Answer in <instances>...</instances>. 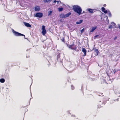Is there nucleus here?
Returning <instances> with one entry per match:
<instances>
[{
	"mask_svg": "<svg viewBox=\"0 0 120 120\" xmlns=\"http://www.w3.org/2000/svg\"><path fill=\"white\" fill-rule=\"evenodd\" d=\"M60 54H58L57 56V61H58V59H60Z\"/></svg>",
	"mask_w": 120,
	"mask_h": 120,
	"instance_id": "16",
	"label": "nucleus"
},
{
	"mask_svg": "<svg viewBox=\"0 0 120 120\" xmlns=\"http://www.w3.org/2000/svg\"><path fill=\"white\" fill-rule=\"evenodd\" d=\"M5 81V79H4L2 78L0 79V82L1 83H4Z\"/></svg>",
	"mask_w": 120,
	"mask_h": 120,
	"instance_id": "15",
	"label": "nucleus"
},
{
	"mask_svg": "<svg viewBox=\"0 0 120 120\" xmlns=\"http://www.w3.org/2000/svg\"><path fill=\"white\" fill-rule=\"evenodd\" d=\"M119 29H120V26H119Z\"/></svg>",
	"mask_w": 120,
	"mask_h": 120,
	"instance_id": "33",
	"label": "nucleus"
},
{
	"mask_svg": "<svg viewBox=\"0 0 120 120\" xmlns=\"http://www.w3.org/2000/svg\"><path fill=\"white\" fill-rule=\"evenodd\" d=\"M58 10L59 11H61L63 10V8H58Z\"/></svg>",
	"mask_w": 120,
	"mask_h": 120,
	"instance_id": "19",
	"label": "nucleus"
},
{
	"mask_svg": "<svg viewBox=\"0 0 120 120\" xmlns=\"http://www.w3.org/2000/svg\"><path fill=\"white\" fill-rule=\"evenodd\" d=\"M24 24L25 25L26 27H31V25H30V24L29 23L26 22H24Z\"/></svg>",
	"mask_w": 120,
	"mask_h": 120,
	"instance_id": "8",
	"label": "nucleus"
},
{
	"mask_svg": "<svg viewBox=\"0 0 120 120\" xmlns=\"http://www.w3.org/2000/svg\"><path fill=\"white\" fill-rule=\"evenodd\" d=\"M97 28V26H95L94 27H92L91 30L90 31V32H93L96 28Z\"/></svg>",
	"mask_w": 120,
	"mask_h": 120,
	"instance_id": "11",
	"label": "nucleus"
},
{
	"mask_svg": "<svg viewBox=\"0 0 120 120\" xmlns=\"http://www.w3.org/2000/svg\"><path fill=\"white\" fill-rule=\"evenodd\" d=\"M52 13V11H49V15H51Z\"/></svg>",
	"mask_w": 120,
	"mask_h": 120,
	"instance_id": "24",
	"label": "nucleus"
},
{
	"mask_svg": "<svg viewBox=\"0 0 120 120\" xmlns=\"http://www.w3.org/2000/svg\"><path fill=\"white\" fill-rule=\"evenodd\" d=\"M62 41L64 42H65L64 38L63 39H61Z\"/></svg>",
	"mask_w": 120,
	"mask_h": 120,
	"instance_id": "26",
	"label": "nucleus"
},
{
	"mask_svg": "<svg viewBox=\"0 0 120 120\" xmlns=\"http://www.w3.org/2000/svg\"><path fill=\"white\" fill-rule=\"evenodd\" d=\"M117 38V37H116L114 38V40H115Z\"/></svg>",
	"mask_w": 120,
	"mask_h": 120,
	"instance_id": "31",
	"label": "nucleus"
},
{
	"mask_svg": "<svg viewBox=\"0 0 120 120\" xmlns=\"http://www.w3.org/2000/svg\"><path fill=\"white\" fill-rule=\"evenodd\" d=\"M114 101H115V100H114Z\"/></svg>",
	"mask_w": 120,
	"mask_h": 120,
	"instance_id": "35",
	"label": "nucleus"
},
{
	"mask_svg": "<svg viewBox=\"0 0 120 120\" xmlns=\"http://www.w3.org/2000/svg\"><path fill=\"white\" fill-rule=\"evenodd\" d=\"M99 52L98 51V49H95L94 52H93L92 54L91 57L93 58L95 56H96L98 55Z\"/></svg>",
	"mask_w": 120,
	"mask_h": 120,
	"instance_id": "3",
	"label": "nucleus"
},
{
	"mask_svg": "<svg viewBox=\"0 0 120 120\" xmlns=\"http://www.w3.org/2000/svg\"><path fill=\"white\" fill-rule=\"evenodd\" d=\"M106 6V4H104L103 5V6L104 7H105Z\"/></svg>",
	"mask_w": 120,
	"mask_h": 120,
	"instance_id": "30",
	"label": "nucleus"
},
{
	"mask_svg": "<svg viewBox=\"0 0 120 120\" xmlns=\"http://www.w3.org/2000/svg\"><path fill=\"white\" fill-rule=\"evenodd\" d=\"M101 10L105 14H106L108 12L106 10L105 8L103 7L101 8Z\"/></svg>",
	"mask_w": 120,
	"mask_h": 120,
	"instance_id": "9",
	"label": "nucleus"
},
{
	"mask_svg": "<svg viewBox=\"0 0 120 120\" xmlns=\"http://www.w3.org/2000/svg\"><path fill=\"white\" fill-rule=\"evenodd\" d=\"M108 14L109 15V17H111L112 16V15H111V12H110V11L109 10L108 11Z\"/></svg>",
	"mask_w": 120,
	"mask_h": 120,
	"instance_id": "17",
	"label": "nucleus"
},
{
	"mask_svg": "<svg viewBox=\"0 0 120 120\" xmlns=\"http://www.w3.org/2000/svg\"><path fill=\"white\" fill-rule=\"evenodd\" d=\"M106 103V100H104V101H103V102H102V104L103 105H105Z\"/></svg>",
	"mask_w": 120,
	"mask_h": 120,
	"instance_id": "21",
	"label": "nucleus"
},
{
	"mask_svg": "<svg viewBox=\"0 0 120 120\" xmlns=\"http://www.w3.org/2000/svg\"><path fill=\"white\" fill-rule=\"evenodd\" d=\"M43 16V13L41 12L37 13L35 15V17L39 18L42 17Z\"/></svg>",
	"mask_w": 120,
	"mask_h": 120,
	"instance_id": "6",
	"label": "nucleus"
},
{
	"mask_svg": "<svg viewBox=\"0 0 120 120\" xmlns=\"http://www.w3.org/2000/svg\"><path fill=\"white\" fill-rule=\"evenodd\" d=\"M88 11L90 13H94L93 11L94 10L90 9V8H89L88 9Z\"/></svg>",
	"mask_w": 120,
	"mask_h": 120,
	"instance_id": "12",
	"label": "nucleus"
},
{
	"mask_svg": "<svg viewBox=\"0 0 120 120\" xmlns=\"http://www.w3.org/2000/svg\"><path fill=\"white\" fill-rule=\"evenodd\" d=\"M83 20H80L79 21L77 22L76 23L77 24H79L81 23L82 22Z\"/></svg>",
	"mask_w": 120,
	"mask_h": 120,
	"instance_id": "14",
	"label": "nucleus"
},
{
	"mask_svg": "<svg viewBox=\"0 0 120 120\" xmlns=\"http://www.w3.org/2000/svg\"><path fill=\"white\" fill-rule=\"evenodd\" d=\"M40 10V8L39 6H36L35 8V10L36 11H39Z\"/></svg>",
	"mask_w": 120,
	"mask_h": 120,
	"instance_id": "10",
	"label": "nucleus"
},
{
	"mask_svg": "<svg viewBox=\"0 0 120 120\" xmlns=\"http://www.w3.org/2000/svg\"><path fill=\"white\" fill-rule=\"evenodd\" d=\"M74 44L73 43L71 45H67V46L68 48L76 50V46L74 47Z\"/></svg>",
	"mask_w": 120,
	"mask_h": 120,
	"instance_id": "5",
	"label": "nucleus"
},
{
	"mask_svg": "<svg viewBox=\"0 0 120 120\" xmlns=\"http://www.w3.org/2000/svg\"><path fill=\"white\" fill-rule=\"evenodd\" d=\"M82 51L84 53V55H83V56H86V50L84 48H82Z\"/></svg>",
	"mask_w": 120,
	"mask_h": 120,
	"instance_id": "7",
	"label": "nucleus"
},
{
	"mask_svg": "<svg viewBox=\"0 0 120 120\" xmlns=\"http://www.w3.org/2000/svg\"><path fill=\"white\" fill-rule=\"evenodd\" d=\"M42 30H45V27L44 26H42Z\"/></svg>",
	"mask_w": 120,
	"mask_h": 120,
	"instance_id": "22",
	"label": "nucleus"
},
{
	"mask_svg": "<svg viewBox=\"0 0 120 120\" xmlns=\"http://www.w3.org/2000/svg\"><path fill=\"white\" fill-rule=\"evenodd\" d=\"M71 12H69L65 14H61L60 15V16L62 18H66L68 17L69 16L71 15Z\"/></svg>",
	"mask_w": 120,
	"mask_h": 120,
	"instance_id": "4",
	"label": "nucleus"
},
{
	"mask_svg": "<svg viewBox=\"0 0 120 120\" xmlns=\"http://www.w3.org/2000/svg\"><path fill=\"white\" fill-rule=\"evenodd\" d=\"M99 36V35H97L94 36V39H96L97 37Z\"/></svg>",
	"mask_w": 120,
	"mask_h": 120,
	"instance_id": "25",
	"label": "nucleus"
},
{
	"mask_svg": "<svg viewBox=\"0 0 120 120\" xmlns=\"http://www.w3.org/2000/svg\"><path fill=\"white\" fill-rule=\"evenodd\" d=\"M56 2H58V1H57L56 0H55L53 2V3L54 2V3H56Z\"/></svg>",
	"mask_w": 120,
	"mask_h": 120,
	"instance_id": "28",
	"label": "nucleus"
},
{
	"mask_svg": "<svg viewBox=\"0 0 120 120\" xmlns=\"http://www.w3.org/2000/svg\"><path fill=\"white\" fill-rule=\"evenodd\" d=\"M49 1H51V0H44V3H46V2H48Z\"/></svg>",
	"mask_w": 120,
	"mask_h": 120,
	"instance_id": "20",
	"label": "nucleus"
},
{
	"mask_svg": "<svg viewBox=\"0 0 120 120\" xmlns=\"http://www.w3.org/2000/svg\"><path fill=\"white\" fill-rule=\"evenodd\" d=\"M113 24H115V23H113Z\"/></svg>",
	"mask_w": 120,
	"mask_h": 120,
	"instance_id": "34",
	"label": "nucleus"
},
{
	"mask_svg": "<svg viewBox=\"0 0 120 120\" xmlns=\"http://www.w3.org/2000/svg\"><path fill=\"white\" fill-rule=\"evenodd\" d=\"M84 28H83L82 29V30H81V33H82L84 31Z\"/></svg>",
	"mask_w": 120,
	"mask_h": 120,
	"instance_id": "27",
	"label": "nucleus"
},
{
	"mask_svg": "<svg viewBox=\"0 0 120 120\" xmlns=\"http://www.w3.org/2000/svg\"><path fill=\"white\" fill-rule=\"evenodd\" d=\"M12 32L14 35L15 36H24L25 39H26L25 38V35L15 31L13 29H12Z\"/></svg>",
	"mask_w": 120,
	"mask_h": 120,
	"instance_id": "2",
	"label": "nucleus"
},
{
	"mask_svg": "<svg viewBox=\"0 0 120 120\" xmlns=\"http://www.w3.org/2000/svg\"><path fill=\"white\" fill-rule=\"evenodd\" d=\"M42 34L44 35L46 33V30H42Z\"/></svg>",
	"mask_w": 120,
	"mask_h": 120,
	"instance_id": "13",
	"label": "nucleus"
},
{
	"mask_svg": "<svg viewBox=\"0 0 120 120\" xmlns=\"http://www.w3.org/2000/svg\"><path fill=\"white\" fill-rule=\"evenodd\" d=\"M73 10L75 12L80 15L82 12V9L78 5H74L73 6Z\"/></svg>",
	"mask_w": 120,
	"mask_h": 120,
	"instance_id": "1",
	"label": "nucleus"
},
{
	"mask_svg": "<svg viewBox=\"0 0 120 120\" xmlns=\"http://www.w3.org/2000/svg\"><path fill=\"white\" fill-rule=\"evenodd\" d=\"M98 95L99 96H102L103 95V93L101 92H99L98 94Z\"/></svg>",
	"mask_w": 120,
	"mask_h": 120,
	"instance_id": "18",
	"label": "nucleus"
},
{
	"mask_svg": "<svg viewBox=\"0 0 120 120\" xmlns=\"http://www.w3.org/2000/svg\"><path fill=\"white\" fill-rule=\"evenodd\" d=\"M116 101H118V99H116Z\"/></svg>",
	"mask_w": 120,
	"mask_h": 120,
	"instance_id": "32",
	"label": "nucleus"
},
{
	"mask_svg": "<svg viewBox=\"0 0 120 120\" xmlns=\"http://www.w3.org/2000/svg\"><path fill=\"white\" fill-rule=\"evenodd\" d=\"M71 89L72 90H74L75 89V87L73 85H71Z\"/></svg>",
	"mask_w": 120,
	"mask_h": 120,
	"instance_id": "23",
	"label": "nucleus"
},
{
	"mask_svg": "<svg viewBox=\"0 0 120 120\" xmlns=\"http://www.w3.org/2000/svg\"><path fill=\"white\" fill-rule=\"evenodd\" d=\"M109 28H110L111 29H112V25H110L109 26Z\"/></svg>",
	"mask_w": 120,
	"mask_h": 120,
	"instance_id": "29",
	"label": "nucleus"
}]
</instances>
